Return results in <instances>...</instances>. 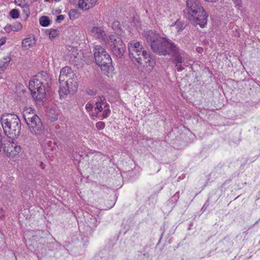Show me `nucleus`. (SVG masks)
I'll return each mask as SVG.
<instances>
[{
	"instance_id": "nucleus-30",
	"label": "nucleus",
	"mask_w": 260,
	"mask_h": 260,
	"mask_svg": "<svg viewBox=\"0 0 260 260\" xmlns=\"http://www.w3.org/2000/svg\"><path fill=\"white\" fill-rule=\"evenodd\" d=\"M77 11L75 10H71L69 11V15L70 16V19H75L77 18Z\"/></svg>"
},
{
	"instance_id": "nucleus-6",
	"label": "nucleus",
	"mask_w": 260,
	"mask_h": 260,
	"mask_svg": "<svg viewBox=\"0 0 260 260\" xmlns=\"http://www.w3.org/2000/svg\"><path fill=\"white\" fill-rule=\"evenodd\" d=\"M128 50L130 59L136 66L142 64V57L148 52L140 42L136 40L128 43Z\"/></svg>"
},
{
	"instance_id": "nucleus-24",
	"label": "nucleus",
	"mask_w": 260,
	"mask_h": 260,
	"mask_svg": "<svg viewBox=\"0 0 260 260\" xmlns=\"http://www.w3.org/2000/svg\"><path fill=\"white\" fill-rule=\"evenodd\" d=\"M103 97L100 98L101 102L98 103V101H95L96 102V106L94 107V109L96 112H99L102 111L103 107L102 106H106V103L104 102V99L103 100H102Z\"/></svg>"
},
{
	"instance_id": "nucleus-42",
	"label": "nucleus",
	"mask_w": 260,
	"mask_h": 260,
	"mask_svg": "<svg viewBox=\"0 0 260 260\" xmlns=\"http://www.w3.org/2000/svg\"><path fill=\"white\" fill-rule=\"evenodd\" d=\"M56 2H58L60 0H55Z\"/></svg>"
},
{
	"instance_id": "nucleus-29",
	"label": "nucleus",
	"mask_w": 260,
	"mask_h": 260,
	"mask_svg": "<svg viewBox=\"0 0 260 260\" xmlns=\"http://www.w3.org/2000/svg\"><path fill=\"white\" fill-rule=\"evenodd\" d=\"M12 29L14 31H18L22 29V25L20 22H16L12 25Z\"/></svg>"
},
{
	"instance_id": "nucleus-18",
	"label": "nucleus",
	"mask_w": 260,
	"mask_h": 260,
	"mask_svg": "<svg viewBox=\"0 0 260 260\" xmlns=\"http://www.w3.org/2000/svg\"><path fill=\"white\" fill-rule=\"evenodd\" d=\"M94 213L91 215V217L88 220V224L91 228L96 227L100 222L99 214L100 211L96 208H94Z\"/></svg>"
},
{
	"instance_id": "nucleus-23",
	"label": "nucleus",
	"mask_w": 260,
	"mask_h": 260,
	"mask_svg": "<svg viewBox=\"0 0 260 260\" xmlns=\"http://www.w3.org/2000/svg\"><path fill=\"white\" fill-rule=\"evenodd\" d=\"M40 24L44 27H47L49 25L50 20L47 16H43L39 19Z\"/></svg>"
},
{
	"instance_id": "nucleus-8",
	"label": "nucleus",
	"mask_w": 260,
	"mask_h": 260,
	"mask_svg": "<svg viewBox=\"0 0 260 260\" xmlns=\"http://www.w3.org/2000/svg\"><path fill=\"white\" fill-rule=\"evenodd\" d=\"M151 47L155 53L162 55L170 54L172 49L176 50V46L164 37L159 38L157 42H154L151 45Z\"/></svg>"
},
{
	"instance_id": "nucleus-4",
	"label": "nucleus",
	"mask_w": 260,
	"mask_h": 260,
	"mask_svg": "<svg viewBox=\"0 0 260 260\" xmlns=\"http://www.w3.org/2000/svg\"><path fill=\"white\" fill-rule=\"evenodd\" d=\"M29 116V120L25 119L30 132L36 135L39 136V140L43 147L48 148L52 144L51 141L48 139H44L41 135L44 134L43 125L39 117L36 115V112H31Z\"/></svg>"
},
{
	"instance_id": "nucleus-22",
	"label": "nucleus",
	"mask_w": 260,
	"mask_h": 260,
	"mask_svg": "<svg viewBox=\"0 0 260 260\" xmlns=\"http://www.w3.org/2000/svg\"><path fill=\"white\" fill-rule=\"evenodd\" d=\"M68 54L71 58H76L78 55L77 48L72 46H69L67 48Z\"/></svg>"
},
{
	"instance_id": "nucleus-13",
	"label": "nucleus",
	"mask_w": 260,
	"mask_h": 260,
	"mask_svg": "<svg viewBox=\"0 0 260 260\" xmlns=\"http://www.w3.org/2000/svg\"><path fill=\"white\" fill-rule=\"evenodd\" d=\"M76 76L72 69L69 67H64L60 71L59 81L60 83L63 82L66 79H69Z\"/></svg>"
},
{
	"instance_id": "nucleus-7",
	"label": "nucleus",
	"mask_w": 260,
	"mask_h": 260,
	"mask_svg": "<svg viewBox=\"0 0 260 260\" xmlns=\"http://www.w3.org/2000/svg\"><path fill=\"white\" fill-rule=\"evenodd\" d=\"M40 76H34L29 82V89L33 99L36 101H43L46 98L44 82L40 80Z\"/></svg>"
},
{
	"instance_id": "nucleus-44",
	"label": "nucleus",
	"mask_w": 260,
	"mask_h": 260,
	"mask_svg": "<svg viewBox=\"0 0 260 260\" xmlns=\"http://www.w3.org/2000/svg\"><path fill=\"white\" fill-rule=\"evenodd\" d=\"M260 221V219H259V220L258 221H257V222H258Z\"/></svg>"
},
{
	"instance_id": "nucleus-3",
	"label": "nucleus",
	"mask_w": 260,
	"mask_h": 260,
	"mask_svg": "<svg viewBox=\"0 0 260 260\" xmlns=\"http://www.w3.org/2000/svg\"><path fill=\"white\" fill-rule=\"evenodd\" d=\"M1 123L6 136L12 139L18 137L21 131V121L15 114L5 113L1 117Z\"/></svg>"
},
{
	"instance_id": "nucleus-35",
	"label": "nucleus",
	"mask_w": 260,
	"mask_h": 260,
	"mask_svg": "<svg viewBox=\"0 0 260 260\" xmlns=\"http://www.w3.org/2000/svg\"><path fill=\"white\" fill-rule=\"evenodd\" d=\"M64 19V16L63 15H59L57 16L56 18V21L57 22H60L62 20H63Z\"/></svg>"
},
{
	"instance_id": "nucleus-20",
	"label": "nucleus",
	"mask_w": 260,
	"mask_h": 260,
	"mask_svg": "<svg viewBox=\"0 0 260 260\" xmlns=\"http://www.w3.org/2000/svg\"><path fill=\"white\" fill-rule=\"evenodd\" d=\"M11 58L10 56H6L0 61V72L4 73L10 62Z\"/></svg>"
},
{
	"instance_id": "nucleus-10",
	"label": "nucleus",
	"mask_w": 260,
	"mask_h": 260,
	"mask_svg": "<svg viewBox=\"0 0 260 260\" xmlns=\"http://www.w3.org/2000/svg\"><path fill=\"white\" fill-rule=\"evenodd\" d=\"M170 54H172L173 61L176 64V70L181 72L188 66V64L184 62L186 54L182 50H180L176 47V50L172 49Z\"/></svg>"
},
{
	"instance_id": "nucleus-43",
	"label": "nucleus",
	"mask_w": 260,
	"mask_h": 260,
	"mask_svg": "<svg viewBox=\"0 0 260 260\" xmlns=\"http://www.w3.org/2000/svg\"><path fill=\"white\" fill-rule=\"evenodd\" d=\"M46 2H48L49 0H44Z\"/></svg>"
},
{
	"instance_id": "nucleus-25",
	"label": "nucleus",
	"mask_w": 260,
	"mask_h": 260,
	"mask_svg": "<svg viewBox=\"0 0 260 260\" xmlns=\"http://www.w3.org/2000/svg\"><path fill=\"white\" fill-rule=\"evenodd\" d=\"M49 37L52 39L56 37L59 34V31L56 29H50L47 31Z\"/></svg>"
},
{
	"instance_id": "nucleus-27",
	"label": "nucleus",
	"mask_w": 260,
	"mask_h": 260,
	"mask_svg": "<svg viewBox=\"0 0 260 260\" xmlns=\"http://www.w3.org/2000/svg\"><path fill=\"white\" fill-rule=\"evenodd\" d=\"M36 76H40L39 77L40 80L43 81L44 82L47 81L49 79L48 75L46 72H41ZM45 83H44V84Z\"/></svg>"
},
{
	"instance_id": "nucleus-16",
	"label": "nucleus",
	"mask_w": 260,
	"mask_h": 260,
	"mask_svg": "<svg viewBox=\"0 0 260 260\" xmlns=\"http://www.w3.org/2000/svg\"><path fill=\"white\" fill-rule=\"evenodd\" d=\"M15 4L22 8L23 13L25 15V19H27L30 15L29 6L26 0H15Z\"/></svg>"
},
{
	"instance_id": "nucleus-33",
	"label": "nucleus",
	"mask_w": 260,
	"mask_h": 260,
	"mask_svg": "<svg viewBox=\"0 0 260 260\" xmlns=\"http://www.w3.org/2000/svg\"><path fill=\"white\" fill-rule=\"evenodd\" d=\"M105 126V123L102 121H99L96 123V127L100 130L104 129Z\"/></svg>"
},
{
	"instance_id": "nucleus-19",
	"label": "nucleus",
	"mask_w": 260,
	"mask_h": 260,
	"mask_svg": "<svg viewBox=\"0 0 260 260\" xmlns=\"http://www.w3.org/2000/svg\"><path fill=\"white\" fill-rule=\"evenodd\" d=\"M186 24L179 19H177L175 21L172 22L169 24L170 27L171 28L172 30L174 28L175 31L178 33L182 31L186 27Z\"/></svg>"
},
{
	"instance_id": "nucleus-1",
	"label": "nucleus",
	"mask_w": 260,
	"mask_h": 260,
	"mask_svg": "<svg viewBox=\"0 0 260 260\" xmlns=\"http://www.w3.org/2000/svg\"><path fill=\"white\" fill-rule=\"evenodd\" d=\"M91 35L100 42L108 44L113 54L118 57H121L125 51V46L122 40L119 37L111 35L108 39L106 33L102 27L93 26L91 28Z\"/></svg>"
},
{
	"instance_id": "nucleus-9",
	"label": "nucleus",
	"mask_w": 260,
	"mask_h": 260,
	"mask_svg": "<svg viewBox=\"0 0 260 260\" xmlns=\"http://www.w3.org/2000/svg\"><path fill=\"white\" fill-rule=\"evenodd\" d=\"M78 87V79L76 75L68 79L64 83L61 82L59 90L60 96L67 95L70 92L76 91Z\"/></svg>"
},
{
	"instance_id": "nucleus-15",
	"label": "nucleus",
	"mask_w": 260,
	"mask_h": 260,
	"mask_svg": "<svg viewBox=\"0 0 260 260\" xmlns=\"http://www.w3.org/2000/svg\"><path fill=\"white\" fill-rule=\"evenodd\" d=\"M36 45V40L34 37L30 36L22 40V47L24 50H32Z\"/></svg>"
},
{
	"instance_id": "nucleus-21",
	"label": "nucleus",
	"mask_w": 260,
	"mask_h": 260,
	"mask_svg": "<svg viewBox=\"0 0 260 260\" xmlns=\"http://www.w3.org/2000/svg\"><path fill=\"white\" fill-rule=\"evenodd\" d=\"M31 112H36V111L32 107L25 106L23 110V116L24 119L29 120V116Z\"/></svg>"
},
{
	"instance_id": "nucleus-5",
	"label": "nucleus",
	"mask_w": 260,
	"mask_h": 260,
	"mask_svg": "<svg viewBox=\"0 0 260 260\" xmlns=\"http://www.w3.org/2000/svg\"><path fill=\"white\" fill-rule=\"evenodd\" d=\"M93 51L96 64L100 67L103 73L108 75L112 68V59L110 56L100 45H95Z\"/></svg>"
},
{
	"instance_id": "nucleus-28",
	"label": "nucleus",
	"mask_w": 260,
	"mask_h": 260,
	"mask_svg": "<svg viewBox=\"0 0 260 260\" xmlns=\"http://www.w3.org/2000/svg\"><path fill=\"white\" fill-rule=\"evenodd\" d=\"M10 16L13 18V19H17L19 18L20 16V13L19 11L17 10L13 9L11 10L9 13Z\"/></svg>"
},
{
	"instance_id": "nucleus-40",
	"label": "nucleus",
	"mask_w": 260,
	"mask_h": 260,
	"mask_svg": "<svg viewBox=\"0 0 260 260\" xmlns=\"http://www.w3.org/2000/svg\"><path fill=\"white\" fill-rule=\"evenodd\" d=\"M139 23V22H137V23L136 24V26L137 28H139L140 27Z\"/></svg>"
},
{
	"instance_id": "nucleus-41",
	"label": "nucleus",
	"mask_w": 260,
	"mask_h": 260,
	"mask_svg": "<svg viewBox=\"0 0 260 260\" xmlns=\"http://www.w3.org/2000/svg\"><path fill=\"white\" fill-rule=\"evenodd\" d=\"M41 167H42V169H44V165H43V163H42V164L41 165Z\"/></svg>"
},
{
	"instance_id": "nucleus-45",
	"label": "nucleus",
	"mask_w": 260,
	"mask_h": 260,
	"mask_svg": "<svg viewBox=\"0 0 260 260\" xmlns=\"http://www.w3.org/2000/svg\"><path fill=\"white\" fill-rule=\"evenodd\" d=\"M2 74V73H1V72H0V74Z\"/></svg>"
},
{
	"instance_id": "nucleus-38",
	"label": "nucleus",
	"mask_w": 260,
	"mask_h": 260,
	"mask_svg": "<svg viewBox=\"0 0 260 260\" xmlns=\"http://www.w3.org/2000/svg\"><path fill=\"white\" fill-rule=\"evenodd\" d=\"M205 1H207V2L213 3V2H216L217 0H205Z\"/></svg>"
},
{
	"instance_id": "nucleus-37",
	"label": "nucleus",
	"mask_w": 260,
	"mask_h": 260,
	"mask_svg": "<svg viewBox=\"0 0 260 260\" xmlns=\"http://www.w3.org/2000/svg\"><path fill=\"white\" fill-rule=\"evenodd\" d=\"M196 50L199 53H202L203 52V49L202 47H198Z\"/></svg>"
},
{
	"instance_id": "nucleus-32",
	"label": "nucleus",
	"mask_w": 260,
	"mask_h": 260,
	"mask_svg": "<svg viewBox=\"0 0 260 260\" xmlns=\"http://www.w3.org/2000/svg\"><path fill=\"white\" fill-rule=\"evenodd\" d=\"M110 109L108 108H105V109L104 110L103 113L102 118H107V117H108L110 115Z\"/></svg>"
},
{
	"instance_id": "nucleus-2",
	"label": "nucleus",
	"mask_w": 260,
	"mask_h": 260,
	"mask_svg": "<svg viewBox=\"0 0 260 260\" xmlns=\"http://www.w3.org/2000/svg\"><path fill=\"white\" fill-rule=\"evenodd\" d=\"M184 14L187 19L202 28L207 24L208 14L199 0H187Z\"/></svg>"
},
{
	"instance_id": "nucleus-39",
	"label": "nucleus",
	"mask_w": 260,
	"mask_h": 260,
	"mask_svg": "<svg viewBox=\"0 0 260 260\" xmlns=\"http://www.w3.org/2000/svg\"><path fill=\"white\" fill-rule=\"evenodd\" d=\"M235 3H236L237 5H238V3L240 0H233Z\"/></svg>"
},
{
	"instance_id": "nucleus-31",
	"label": "nucleus",
	"mask_w": 260,
	"mask_h": 260,
	"mask_svg": "<svg viewBox=\"0 0 260 260\" xmlns=\"http://www.w3.org/2000/svg\"><path fill=\"white\" fill-rule=\"evenodd\" d=\"M5 31L6 33H10L11 31H13L12 29V26L11 24H7L4 28Z\"/></svg>"
},
{
	"instance_id": "nucleus-36",
	"label": "nucleus",
	"mask_w": 260,
	"mask_h": 260,
	"mask_svg": "<svg viewBox=\"0 0 260 260\" xmlns=\"http://www.w3.org/2000/svg\"><path fill=\"white\" fill-rule=\"evenodd\" d=\"M6 40L7 38L6 37H2L0 39V47L6 43Z\"/></svg>"
},
{
	"instance_id": "nucleus-14",
	"label": "nucleus",
	"mask_w": 260,
	"mask_h": 260,
	"mask_svg": "<svg viewBox=\"0 0 260 260\" xmlns=\"http://www.w3.org/2000/svg\"><path fill=\"white\" fill-rule=\"evenodd\" d=\"M98 0H79L78 7L83 11H87L94 7Z\"/></svg>"
},
{
	"instance_id": "nucleus-12",
	"label": "nucleus",
	"mask_w": 260,
	"mask_h": 260,
	"mask_svg": "<svg viewBox=\"0 0 260 260\" xmlns=\"http://www.w3.org/2000/svg\"><path fill=\"white\" fill-rule=\"evenodd\" d=\"M144 61L145 65L144 66L145 72L147 73H150L155 66V60L153 59L150 54L148 52L142 57V62Z\"/></svg>"
},
{
	"instance_id": "nucleus-17",
	"label": "nucleus",
	"mask_w": 260,
	"mask_h": 260,
	"mask_svg": "<svg viewBox=\"0 0 260 260\" xmlns=\"http://www.w3.org/2000/svg\"><path fill=\"white\" fill-rule=\"evenodd\" d=\"M143 36L146 39L147 41L150 43L151 45L154 42H157V40L161 38L158 36V34H156L153 30L144 31L143 33Z\"/></svg>"
},
{
	"instance_id": "nucleus-11",
	"label": "nucleus",
	"mask_w": 260,
	"mask_h": 260,
	"mask_svg": "<svg viewBox=\"0 0 260 260\" xmlns=\"http://www.w3.org/2000/svg\"><path fill=\"white\" fill-rule=\"evenodd\" d=\"M21 151V147L13 140L9 141L4 147V151L9 158H13L17 156Z\"/></svg>"
},
{
	"instance_id": "nucleus-34",
	"label": "nucleus",
	"mask_w": 260,
	"mask_h": 260,
	"mask_svg": "<svg viewBox=\"0 0 260 260\" xmlns=\"http://www.w3.org/2000/svg\"><path fill=\"white\" fill-rule=\"evenodd\" d=\"M86 109L87 111H90V110H92V109L94 108V106H93V105L91 103H87L86 105Z\"/></svg>"
},
{
	"instance_id": "nucleus-26",
	"label": "nucleus",
	"mask_w": 260,
	"mask_h": 260,
	"mask_svg": "<svg viewBox=\"0 0 260 260\" xmlns=\"http://www.w3.org/2000/svg\"><path fill=\"white\" fill-rule=\"evenodd\" d=\"M112 28L116 32H118L119 31H121L122 30L120 22L117 20L113 21L112 24Z\"/></svg>"
}]
</instances>
